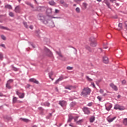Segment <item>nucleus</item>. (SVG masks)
<instances>
[{"instance_id": "obj_47", "label": "nucleus", "mask_w": 127, "mask_h": 127, "mask_svg": "<svg viewBox=\"0 0 127 127\" xmlns=\"http://www.w3.org/2000/svg\"><path fill=\"white\" fill-rule=\"evenodd\" d=\"M3 57V55L1 53H0V60H2V58Z\"/></svg>"}, {"instance_id": "obj_49", "label": "nucleus", "mask_w": 127, "mask_h": 127, "mask_svg": "<svg viewBox=\"0 0 127 127\" xmlns=\"http://www.w3.org/2000/svg\"><path fill=\"white\" fill-rule=\"evenodd\" d=\"M122 84H123L124 85H125V84H126L127 83V81L125 80H124L122 81Z\"/></svg>"}, {"instance_id": "obj_12", "label": "nucleus", "mask_w": 127, "mask_h": 127, "mask_svg": "<svg viewBox=\"0 0 127 127\" xmlns=\"http://www.w3.org/2000/svg\"><path fill=\"white\" fill-rule=\"evenodd\" d=\"M30 82L32 83H35V84H39V82L38 80H36L35 78H30L29 79Z\"/></svg>"}, {"instance_id": "obj_40", "label": "nucleus", "mask_w": 127, "mask_h": 127, "mask_svg": "<svg viewBox=\"0 0 127 127\" xmlns=\"http://www.w3.org/2000/svg\"><path fill=\"white\" fill-rule=\"evenodd\" d=\"M75 10L76 11V12H77V13H79L80 10V8H79L78 7H76L75 9Z\"/></svg>"}, {"instance_id": "obj_59", "label": "nucleus", "mask_w": 127, "mask_h": 127, "mask_svg": "<svg viewBox=\"0 0 127 127\" xmlns=\"http://www.w3.org/2000/svg\"><path fill=\"white\" fill-rule=\"evenodd\" d=\"M0 97H3V94L1 92H0Z\"/></svg>"}, {"instance_id": "obj_50", "label": "nucleus", "mask_w": 127, "mask_h": 127, "mask_svg": "<svg viewBox=\"0 0 127 127\" xmlns=\"http://www.w3.org/2000/svg\"><path fill=\"white\" fill-rule=\"evenodd\" d=\"M92 102H90L88 104L87 106H88V107H92Z\"/></svg>"}, {"instance_id": "obj_26", "label": "nucleus", "mask_w": 127, "mask_h": 127, "mask_svg": "<svg viewBox=\"0 0 127 127\" xmlns=\"http://www.w3.org/2000/svg\"><path fill=\"white\" fill-rule=\"evenodd\" d=\"M105 3L107 5L108 8H111V6H110V2H109V1H108V0H106L105 1Z\"/></svg>"}, {"instance_id": "obj_7", "label": "nucleus", "mask_w": 127, "mask_h": 127, "mask_svg": "<svg viewBox=\"0 0 127 127\" xmlns=\"http://www.w3.org/2000/svg\"><path fill=\"white\" fill-rule=\"evenodd\" d=\"M83 111L86 115H89L90 114V110H89L88 107H84Z\"/></svg>"}, {"instance_id": "obj_8", "label": "nucleus", "mask_w": 127, "mask_h": 127, "mask_svg": "<svg viewBox=\"0 0 127 127\" xmlns=\"http://www.w3.org/2000/svg\"><path fill=\"white\" fill-rule=\"evenodd\" d=\"M44 8L43 6H38L34 10V11H42V10Z\"/></svg>"}, {"instance_id": "obj_33", "label": "nucleus", "mask_w": 127, "mask_h": 127, "mask_svg": "<svg viewBox=\"0 0 127 127\" xmlns=\"http://www.w3.org/2000/svg\"><path fill=\"white\" fill-rule=\"evenodd\" d=\"M86 79L87 80V81H88V82H92V81H93V79H92V78H90V77H89V76H86Z\"/></svg>"}, {"instance_id": "obj_48", "label": "nucleus", "mask_w": 127, "mask_h": 127, "mask_svg": "<svg viewBox=\"0 0 127 127\" xmlns=\"http://www.w3.org/2000/svg\"><path fill=\"white\" fill-rule=\"evenodd\" d=\"M59 82H60V80H59V79H57L55 82L54 84H58V83H59Z\"/></svg>"}, {"instance_id": "obj_19", "label": "nucleus", "mask_w": 127, "mask_h": 127, "mask_svg": "<svg viewBox=\"0 0 127 127\" xmlns=\"http://www.w3.org/2000/svg\"><path fill=\"white\" fill-rule=\"evenodd\" d=\"M85 49H87L89 52H92V49H91V47L88 45H85Z\"/></svg>"}, {"instance_id": "obj_38", "label": "nucleus", "mask_w": 127, "mask_h": 127, "mask_svg": "<svg viewBox=\"0 0 127 127\" xmlns=\"http://www.w3.org/2000/svg\"><path fill=\"white\" fill-rule=\"evenodd\" d=\"M12 82H13V79H10L7 81V84H9L10 85L11 83H12Z\"/></svg>"}, {"instance_id": "obj_10", "label": "nucleus", "mask_w": 127, "mask_h": 127, "mask_svg": "<svg viewBox=\"0 0 127 127\" xmlns=\"http://www.w3.org/2000/svg\"><path fill=\"white\" fill-rule=\"evenodd\" d=\"M112 107H113V104H109L108 107H107V105H105V108L107 111H111V109H112Z\"/></svg>"}, {"instance_id": "obj_52", "label": "nucleus", "mask_w": 127, "mask_h": 127, "mask_svg": "<svg viewBox=\"0 0 127 127\" xmlns=\"http://www.w3.org/2000/svg\"><path fill=\"white\" fill-rule=\"evenodd\" d=\"M99 92H100V93L101 94H103V93H104V90H103V89H100V90H99Z\"/></svg>"}, {"instance_id": "obj_43", "label": "nucleus", "mask_w": 127, "mask_h": 127, "mask_svg": "<svg viewBox=\"0 0 127 127\" xmlns=\"http://www.w3.org/2000/svg\"><path fill=\"white\" fill-rule=\"evenodd\" d=\"M23 25H24L25 27H26V28H27L28 27V25H27V23H26L25 22H23Z\"/></svg>"}, {"instance_id": "obj_3", "label": "nucleus", "mask_w": 127, "mask_h": 127, "mask_svg": "<svg viewBox=\"0 0 127 127\" xmlns=\"http://www.w3.org/2000/svg\"><path fill=\"white\" fill-rule=\"evenodd\" d=\"M90 41V46L92 47H96L97 46V42H96V39L94 37H91L89 39Z\"/></svg>"}, {"instance_id": "obj_25", "label": "nucleus", "mask_w": 127, "mask_h": 127, "mask_svg": "<svg viewBox=\"0 0 127 127\" xmlns=\"http://www.w3.org/2000/svg\"><path fill=\"white\" fill-rule=\"evenodd\" d=\"M94 121H95V116H92L90 118V123H94Z\"/></svg>"}, {"instance_id": "obj_24", "label": "nucleus", "mask_w": 127, "mask_h": 127, "mask_svg": "<svg viewBox=\"0 0 127 127\" xmlns=\"http://www.w3.org/2000/svg\"><path fill=\"white\" fill-rule=\"evenodd\" d=\"M57 54L60 56V57H61V58H63V55H62V54H61V52L59 51H56V52Z\"/></svg>"}, {"instance_id": "obj_63", "label": "nucleus", "mask_w": 127, "mask_h": 127, "mask_svg": "<svg viewBox=\"0 0 127 127\" xmlns=\"http://www.w3.org/2000/svg\"><path fill=\"white\" fill-rule=\"evenodd\" d=\"M50 118L51 117H50V116L49 115L46 117V119H50Z\"/></svg>"}, {"instance_id": "obj_13", "label": "nucleus", "mask_w": 127, "mask_h": 127, "mask_svg": "<svg viewBox=\"0 0 127 127\" xmlns=\"http://www.w3.org/2000/svg\"><path fill=\"white\" fill-rule=\"evenodd\" d=\"M103 62L105 64H108V63H109V59L108 57L106 56L103 57Z\"/></svg>"}, {"instance_id": "obj_54", "label": "nucleus", "mask_w": 127, "mask_h": 127, "mask_svg": "<svg viewBox=\"0 0 127 127\" xmlns=\"http://www.w3.org/2000/svg\"><path fill=\"white\" fill-rule=\"evenodd\" d=\"M91 85H92L93 88H96V86L95 85V83H94V82H92Z\"/></svg>"}, {"instance_id": "obj_35", "label": "nucleus", "mask_w": 127, "mask_h": 127, "mask_svg": "<svg viewBox=\"0 0 127 127\" xmlns=\"http://www.w3.org/2000/svg\"><path fill=\"white\" fill-rule=\"evenodd\" d=\"M21 119L22 120L23 122H25V123H28V122H29V120H28L27 119L21 118Z\"/></svg>"}, {"instance_id": "obj_29", "label": "nucleus", "mask_w": 127, "mask_h": 127, "mask_svg": "<svg viewBox=\"0 0 127 127\" xmlns=\"http://www.w3.org/2000/svg\"><path fill=\"white\" fill-rule=\"evenodd\" d=\"M12 69L13 71H15V72L18 71V68L14 67L13 65H12Z\"/></svg>"}, {"instance_id": "obj_17", "label": "nucleus", "mask_w": 127, "mask_h": 127, "mask_svg": "<svg viewBox=\"0 0 127 127\" xmlns=\"http://www.w3.org/2000/svg\"><path fill=\"white\" fill-rule=\"evenodd\" d=\"M73 119H74V117L73 116H72V115H69L68 116V119L67 120V123H71V122H72V120H73Z\"/></svg>"}, {"instance_id": "obj_4", "label": "nucleus", "mask_w": 127, "mask_h": 127, "mask_svg": "<svg viewBox=\"0 0 127 127\" xmlns=\"http://www.w3.org/2000/svg\"><path fill=\"white\" fill-rule=\"evenodd\" d=\"M44 50L45 52H46L47 55L49 57H53V54L52 53V52H51L50 50L48 49L47 48H45Z\"/></svg>"}, {"instance_id": "obj_22", "label": "nucleus", "mask_w": 127, "mask_h": 127, "mask_svg": "<svg viewBox=\"0 0 127 127\" xmlns=\"http://www.w3.org/2000/svg\"><path fill=\"white\" fill-rule=\"evenodd\" d=\"M65 89H66L67 90H72L73 89V86L72 85H68L67 86L65 87Z\"/></svg>"}, {"instance_id": "obj_44", "label": "nucleus", "mask_w": 127, "mask_h": 127, "mask_svg": "<svg viewBox=\"0 0 127 127\" xmlns=\"http://www.w3.org/2000/svg\"><path fill=\"white\" fill-rule=\"evenodd\" d=\"M64 79V77L63 76V75L61 76L60 78L58 79L59 81H62Z\"/></svg>"}, {"instance_id": "obj_14", "label": "nucleus", "mask_w": 127, "mask_h": 127, "mask_svg": "<svg viewBox=\"0 0 127 127\" xmlns=\"http://www.w3.org/2000/svg\"><path fill=\"white\" fill-rule=\"evenodd\" d=\"M47 14L49 15V14H51L52 13V8H49L47 9L46 11Z\"/></svg>"}, {"instance_id": "obj_30", "label": "nucleus", "mask_w": 127, "mask_h": 127, "mask_svg": "<svg viewBox=\"0 0 127 127\" xmlns=\"http://www.w3.org/2000/svg\"><path fill=\"white\" fill-rule=\"evenodd\" d=\"M5 8H8V9H11L12 7L11 5L9 4H7L5 6Z\"/></svg>"}, {"instance_id": "obj_46", "label": "nucleus", "mask_w": 127, "mask_h": 127, "mask_svg": "<svg viewBox=\"0 0 127 127\" xmlns=\"http://www.w3.org/2000/svg\"><path fill=\"white\" fill-rule=\"evenodd\" d=\"M97 99L98 100H99V102H101L102 101V97H101L100 96H98L97 97Z\"/></svg>"}, {"instance_id": "obj_28", "label": "nucleus", "mask_w": 127, "mask_h": 127, "mask_svg": "<svg viewBox=\"0 0 127 127\" xmlns=\"http://www.w3.org/2000/svg\"><path fill=\"white\" fill-rule=\"evenodd\" d=\"M76 105V102H72L70 104V107L71 108H73V107H74Z\"/></svg>"}, {"instance_id": "obj_32", "label": "nucleus", "mask_w": 127, "mask_h": 127, "mask_svg": "<svg viewBox=\"0 0 127 127\" xmlns=\"http://www.w3.org/2000/svg\"><path fill=\"white\" fill-rule=\"evenodd\" d=\"M82 5L83 7H84L85 9H86V8H87V6H88V4H87L86 2H83L82 3Z\"/></svg>"}, {"instance_id": "obj_20", "label": "nucleus", "mask_w": 127, "mask_h": 127, "mask_svg": "<svg viewBox=\"0 0 127 127\" xmlns=\"http://www.w3.org/2000/svg\"><path fill=\"white\" fill-rule=\"evenodd\" d=\"M49 4L50 5H55V4H56V2H55L54 0H51L49 1Z\"/></svg>"}, {"instance_id": "obj_36", "label": "nucleus", "mask_w": 127, "mask_h": 127, "mask_svg": "<svg viewBox=\"0 0 127 127\" xmlns=\"http://www.w3.org/2000/svg\"><path fill=\"white\" fill-rule=\"evenodd\" d=\"M19 97L20 99H23V98H24V93H21V94L19 96Z\"/></svg>"}, {"instance_id": "obj_62", "label": "nucleus", "mask_w": 127, "mask_h": 127, "mask_svg": "<svg viewBox=\"0 0 127 127\" xmlns=\"http://www.w3.org/2000/svg\"><path fill=\"white\" fill-rule=\"evenodd\" d=\"M77 119H78V117H76V118L74 119V122H77Z\"/></svg>"}, {"instance_id": "obj_51", "label": "nucleus", "mask_w": 127, "mask_h": 127, "mask_svg": "<svg viewBox=\"0 0 127 127\" xmlns=\"http://www.w3.org/2000/svg\"><path fill=\"white\" fill-rule=\"evenodd\" d=\"M125 27H126V29H127V21H126L125 22Z\"/></svg>"}, {"instance_id": "obj_9", "label": "nucleus", "mask_w": 127, "mask_h": 127, "mask_svg": "<svg viewBox=\"0 0 127 127\" xmlns=\"http://www.w3.org/2000/svg\"><path fill=\"white\" fill-rule=\"evenodd\" d=\"M110 86L114 91H117L118 90V87L116 86L114 83H111L110 84Z\"/></svg>"}, {"instance_id": "obj_55", "label": "nucleus", "mask_w": 127, "mask_h": 127, "mask_svg": "<svg viewBox=\"0 0 127 127\" xmlns=\"http://www.w3.org/2000/svg\"><path fill=\"white\" fill-rule=\"evenodd\" d=\"M59 12V10L56 9H55V13H58Z\"/></svg>"}, {"instance_id": "obj_56", "label": "nucleus", "mask_w": 127, "mask_h": 127, "mask_svg": "<svg viewBox=\"0 0 127 127\" xmlns=\"http://www.w3.org/2000/svg\"><path fill=\"white\" fill-rule=\"evenodd\" d=\"M0 46L1 47H3V48H5V46L4 45V44H1L0 45Z\"/></svg>"}, {"instance_id": "obj_34", "label": "nucleus", "mask_w": 127, "mask_h": 127, "mask_svg": "<svg viewBox=\"0 0 127 127\" xmlns=\"http://www.w3.org/2000/svg\"><path fill=\"white\" fill-rule=\"evenodd\" d=\"M54 73L53 71H51L49 73V77L50 79H51V77H52Z\"/></svg>"}, {"instance_id": "obj_16", "label": "nucleus", "mask_w": 127, "mask_h": 127, "mask_svg": "<svg viewBox=\"0 0 127 127\" xmlns=\"http://www.w3.org/2000/svg\"><path fill=\"white\" fill-rule=\"evenodd\" d=\"M20 8L19 7V6H16L15 8L14 11L16 12V13H18L20 11Z\"/></svg>"}, {"instance_id": "obj_15", "label": "nucleus", "mask_w": 127, "mask_h": 127, "mask_svg": "<svg viewBox=\"0 0 127 127\" xmlns=\"http://www.w3.org/2000/svg\"><path fill=\"white\" fill-rule=\"evenodd\" d=\"M116 117H115L113 118H110V117H108L107 118V121L109 123H112V122H113L114 120H116Z\"/></svg>"}, {"instance_id": "obj_41", "label": "nucleus", "mask_w": 127, "mask_h": 127, "mask_svg": "<svg viewBox=\"0 0 127 127\" xmlns=\"http://www.w3.org/2000/svg\"><path fill=\"white\" fill-rule=\"evenodd\" d=\"M0 37L3 40H5L6 39V38L3 35H1Z\"/></svg>"}, {"instance_id": "obj_1", "label": "nucleus", "mask_w": 127, "mask_h": 127, "mask_svg": "<svg viewBox=\"0 0 127 127\" xmlns=\"http://www.w3.org/2000/svg\"><path fill=\"white\" fill-rule=\"evenodd\" d=\"M51 18L49 15L42 16L41 17L40 20H41L44 24H48V26L51 28L55 27L54 22L50 20Z\"/></svg>"}, {"instance_id": "obj_23", "label": "nucleus", "mask_w": 127, "mask_h": 127, "mask_svg": "<svg viewBox=\"0 0 127 127\" xmlns=\"http://www.w3.org/2000/svg\"><path fill=\"white\" fill-rule=\"evenodd\" d=\"M25 3L26 4H27L28 5H29L30 6H31L32 8H34V6L32 4H31V3L29 2H26Z\"/></svg>"}, {"instance_id": "obj_2", "label": "nucleus", "mask_w": 127, "mask_h": 127, "mask_svg": "<svg viewBox=\"0 0 127 127\" xmlns=\"http://www.w3.org/2000/svg\"><path fill=\"white\" fill-rule=\"evenodd\" d=\"M90 93L91 89L89 88L88 87H85L81 93V96H83V97H86L88 95H90Z\"/></svg>"}, {"instance_id": "obj_31", "label": "nucleus", "mask_w": 127, "mask_h": 127, "mask_svg": "<svg viewBox=\"0 0 127 127\" xmlns=\"http://www.w3.org/2000/svg\"><path fill=\"white\" fill-rule=\"evenodd\" d=\"M123 124L125 125V126H127V118L124 119Z\"/></svg>"}, {"instance_id": "obj_42", "label": "nucleus", "mask_w": 127, "mask_h": 127, "mask_svg": "<svg viewBox=\"0 0 127 127\" xmlns=\"http://www.w3.org/2000/svg\"><path fill=\"white\" fill-rule=\"evenodd\" d=\"M6 87L7 89H11V86L9 85V84L6 83Z\"/></svg>"}, {"instance_id": "obj_60", "label": "nucleus", "mask_w": 127, "mask_h": 127, "mask_svg": "<svg viewBox=\"0 0 127 127\" xmlns=\"http://www.w3.org/2000/svg\"><path fill=\"white\" fill-rule=\"evenodd\" d=\"M69 127H74L73 126V124H72V123L70 124H69Z\"/></svg>"}, {"instance_id": "obj_11", "label": "nucleus", "mask_w": 127, "mask_h": 127, "mask_svg": "<svg viewBox=\"0 0 127 127\" xmlns=\"http://www.w3.org/2000/svg\"><path fill=\"white\" fill-rule=\"evenodd\" d=\"M60 2L63 4L62 6L64 7H68L69 6V4H66V2H64L63 0H61Z\"/></svg>"}, {"instance_id": "obj_27", "label": "nucleus", "mask_w": 127, "mask_h": 127, "mask_svg": "<svg viewBox=\"0 0 127 127\" xmlns=\"http://www.w3.org/2000/svg\"><path fill=\"white\" fill-rule=\"evenodd\" d=\"M118 26L119 27V29H118V30H121V29H123V23H119Z\"/></svg>"}, {"instance_id": "obj_64", "label": "nucleus", "mask_w": 127, "mask_h": 127, "mask_svg": "<svg viewBox=\"0 0 127 127\" xmlns=\"http://www.w3.org/2000/svg\"><path fill=\"white\" fill-rule=\"evenodd\" d=\"M116 4L117 6H119V5H120V4L119 3H116Z\"/></svg>"}, {"instance_id": "obj_39", "label": "nucleus", "mask_w": 127, "mask_h": 127, "mask_svg": "<svg viewBox=\"0 0 127 127\" xmlns=\"http://www.w3.org/2000/svg\"><path fill=\"white\" fill-rule=\"evenodd\" d=\"M9 16H11V17H13V16H14V14H13L12 12H9Z\"/></svg>"}, {"instance_id": "obj_21", "label": "nucleus", "mask_w": 127, "mask_h": 127, "mask_svg": "<svg viewBox=\"0 0 127 127\" xmlns=\"http://www.w3.org/2000/svg\"><path fill=\"white\" fill-rule=\"evenodd\" d=\"M43 106H45V107H50V103L49 102H46L43 103Z\"/></svg>"}, {"instance_id": "obj_57", "label": "nucleus", "mask_w": 127, "mask_h": 127, "mask_svg": "<svg viewBox=\"0 0 127 127\" xmlns=\"http://www.w3.org/2000/svg\"><path fill=\"white\" fill-rule=\"evenodd\" d=\"M16 94H17V95H18V96H19V95H20V94H21V93H20L19 92L17 91V92H16Z\"/></svg>"}, {"instance_id": "obj_18", "label": "nucleus", "mask_w": 127, "mask_h": 127, "mask_svg": "<svg viewBox=\"0 0 127 127\" xmlns=\"http://www.w3.org/2000/svg\"><path fill=\"white\" fill-rule=\"evenodd\" d=\"M0 29H4L5 30H9L10 31V29L6 27L2 26L1 25H0Z\"/></svg>"}, {"instance_id": "obj_61", "label": "nucleus", "mask_w": 127, "mask_h": 127, "mask_svg": "<svg viewBox=\"0 0 127 127\" xmlns=\"http://www.w3.org/2000/svg\"><path fill=\"white\" fill-rule=\"evenodd\" d=\"M82 122V120H79L78 121L76 122L77 124H80V122Z\"/></svg>"}, {"instance_id": "obj_5", "label": "nucleus", "mask_w": 127, "mask_h": 127, "mask_svg": "<svg viewBox=\"0 0 127 127\" xmlns=\"http://www.w3.org/2000/svg\"><path fill=\"white\" fill-rule=\"evenodd\" d=\"M125 109V107L121 106L119 104L115 105L114 107V110H119V111H124Z\"/></svg>"}, {"instance_id": "obj_53", "label": "nucleus", "mask_w": 127, "mask_h": 127, "mask_svg": "<svg viewBox=\"0 0 127 127\" xmlns=\"http://www.w3.org/2000/svg\"><path fill=\"white\" fill-rule=\"evenodd\" d=\"M75 2H78V1H82L83 0H73Z\"/></svg>"}, {"instance_id": "obj_45", "label": "nucleus", "mask_w": 127, "mask_h": 127, "mask_svg": "<svg viewBox=\"0 0 127 127\" xmlns=\"http://www.w3.org/2000/svg\"><path fill=\"white\" fill-rule=\"evenodd\" d=\"M66 69H67V70H72L73 67L67 66V67H66Z\"/></svg>"}, {"instance_id": "obj_6", "label": "nucleus", "mask_w": 127, "mask_h": 127, "mask_svg": "<svg viewBox=\"0 0 127 127\" xmlns=\"http://www.w3.org/2000/svg\"><path fill=\"white\" fill-rule=\"evenodd\" d=\"M59 105H60V106H61L63 108V107H66V106H67V102L64 100L60 101L59 102Z\"/></svg>"}, {"instance_id": "obj_58", "label": "nucleus", "mask_w": 127, "mask_h": 127, "mask_svg": "<svg viewBox=\"0 0 127 127\" xmlns=\"http://www.w3.org/2000/svg\"><path fill=\"white\" fill-rule=\"evenodd\" d=\"M110 1L113 3L114 1H117V0H110Z\"/></svg>"}, {"instance_id": "obj_37", "label": "nucleus", "mask_w": 127, "mask_h": 127, "mask_svg": "<svg viewBox=\"0 0 127 127\" xmlns=\"http://www.w3.org/2000/svg\"><path fill=\"white\" fill-rule=\"evenodd\" d=\"M17 98L16 97H14L13 98V104H15V103L17 102Z\"/></svg>"}]
</instances>
